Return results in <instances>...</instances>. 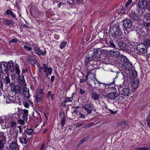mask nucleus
I'll use <instances>...</instances> for the list:
<instances>
[{"instance_id": "33", "label": "nucleus", "mask_w": 150, "mask_h": 150, "mask_svg": "<svg viewBox=\"0 0 150 150\" xmlns=\"http://www.w3.org/2000/svg\"><path fill=\"white\" fill-rule=\"evenodd\" d=\"M14 71H13V72H14L15 71V73L16 74L18 75H19L20 70L19 68V67L18 65L16 64L15 65L14 67Z\"/></svg>"}, {"instance_id": "31", "label": "nucleus", "mask_w": 150, "mask_h": 150, "mask_svg": "<svg viewBox=\"0 0 150 150\" xmlns=\"http://www.w3.org/2000/svg\"><path fill=\"white\" fill-rule=\"evenodd\" d=\"M43 96L39 94H36L35 96V100L37 103H39L43 98Z\"/></svg>"}, {"instance_id": "59", "label": "nucleus", "mask_w": 150, "mask_h": 150, "mask_svg": "<svg viewBox=\"0 0 150 150\" xmlns=\"http://www.w3.org/2000/svg\"><path fill=\"white\" fill-rule=\"evenodd\" d=\"M18 41V39H12L9 41V43L11 44L12 43H16Z\"/></svg>"}, {"instance_id": "24", "label": "nucleus", "mask_w": 150, "mask_h": 150, "mask_svg": "<svg viewBox=\"0 0 150 150\" xmlns=\"http://www.w3.org/2000/svg\"><path fill=\"white\" fill-rule=\"evenodd\" d=\"M11 90L13 92L15 93V94L16 93H19L21 91V87L18 85H16L14 87H12Z\"/></svg>"}, {"instance_id": "12", "label": "nucleus", "mask_w": 150, "mask_h": 150, "mask_svg": "<svg viewBox=\"0 0 150 150\" xmlns=\"http://www.w3.org/2000/svg\"><path fill=\"white\" fill-rule=\"evenodd\" d=\"M129 16L132 20L133 21H138L141 19L140 16L136 14L134 11H132L130 13Z\"/></svg>"}, {"instance_id": "5", "label": "nucleus", "mask_w": 150, "mask_h": 150, "mask_svg": "<svg viewBox=\"0 0 150 150\" xmlns=\"http://www.w3.org/2000/svg\"><path fill=\"white\" fill-rule=\"evenodd\" d=\"M83 108L87 112V114H91L92 110L94 111L96 110L94 105L90 102H87L84 105Z\"/></svg>"}, {"instance_id": "57", "label": "nucleus", "mask_w": 150, "mask_h": 150, "mask_svg": "<svg viewBox=\"0 0 150 150\" xmlns=\"http://www.w3.org/2000/svg\"><path fill=\"white\" fill-rule=\"evenodd\" d=\"M2 67H4V70H5V69H6V66L4 64H0V71H3L2 69Z\"/></svg>"}, {"instance_id": "42", "label": "nucleus", "mask_w": 150, "mask_h": 150, "mask_svg": "<svg viewBox=\"0 0 150 150\" xmlns=\"http://www.w3.org/2000/svg\"><path fill=\"white\" fill-rule=\"evenodd\" d=\"M18 81L21 83H23L24 82V76H19L18 79Z\"/></svg>"}, {"instance_id": "44", "label": "nucleus", "mask_w": 150, "mask_h": 150, "mask_svg": "<svg viewBox=\"0 0 150 150\" xmlns=\"http://www.w3.org/2000/svg\"><path fill=\"white\" fill-rule=\"evenodd\" d=\"M38 74L39 76L41 78L43 77L44 76V74L42 71V70L39 69Z\"/></svg>"}, {"instance_id": "47", "label": "nucleus", "mask_w": 150, "mask_h": 150, "mask_svg": "<svg viewBox=\"0 0 150 150\" xmlns=\"http://www.w3.org/2000/svg\"><path fill=\"white\" fill-rule=\"evenodd\" d=\"M105 89L103 88H99L98 89V92L100 94H104L106 93L105 92Z\"/></svg>"}, {"instance_id": "45", "label": "nucleus", "mask_w": 150, "mask_h": 150, "mask_svg": "<svg viewBox=\"0 0 150 150\" xmlns=\"http://www.w3.org/2000/svg\"><path fill=\"white\" fill-rule=\"evenodd\" d=\"M32 46L33 47L34 51L38 48V45L35 43L33 42L32 43Z\"/></svg>"}, {"instance_id": "52", "label": "nucleus", "mask_w": 150, "mask_h": 150, "mask_svg": "<svg viewBox=\"0 0 150 150\" xmlns=\"http://www.w3.org/2000/svg\"><path fill=\"white\" fill-rule=\"evenodd\" d=\"M87 139V138L85 137L84 139L81 140L78 144L79 146L81 145Z\"/></svg>"}, {"instance_id": "64", "label": "nucleus", "mask_w": 150, "mask_h": 150, "mask_svg": "<svg viewBox=\"0 0 150 150\" xmlns=\"http://www.w3.org/2000/svg\"><path fill=\"white\" fill-rule=\"evenodd\" d=\"M45 146V144L44 143H43L40 146V150H44Z\"/></svg>"}, {"instance_id": "34", "label": "nucleus", "mask_w": 150, "mask_h": 150, "mask_svg": "<svg viewBox=\"0 0 150 150\" xmlns=\"http://www.w3.org/2000/svg\"><path fill=\"white\" fill-rule=\"evenodd\" d=\"M144 19L147 21H150V13H147L144 15Z\"/></svg>"}, {"instance_id": "3", "label": "nucleus", "mask_w": 150, "mask_h": 150, "mask_svg": "<svg viewBox=\"0 0 150 150\" xmlns=\"http://www.w3.org/2000/svg\"><path fill=\"white\" fill-rule=\"evenodd\" d=\"M148 1V0H140L139 1L137 5V11L139 14H143L146 8Z\"/></svg>"}, {"instance_id": "26", "label": "nucleus", "mask_w": 150, "mask_h": 150, "mask_svg": "<svg viewBox=\"0 0 150 150\" xmlns=\"http://www.w3.org/2000/svg\"><path fill=\"white\" fill-rule=\"evenodd\" d=\"M7 121H8V117L5 119L4 122H3L1 123L2 129H4L7 128H8V125L7 122H6Z\"/></svg>"}, {"instance_id": "27", "label": "nucleus", "mask_w": 150, "mask_h": 150, "mask_svg": "<svg viewBox=\"0 0 150 150\" xmlns=\"http://www.w3.org/2000/svg\"><path fill=\"white\" fill-rule=\"evenodd\" d=\"M111 55L114 57H117L119 56L120 53L117 50L111 51L110 52Z\"/></svg>"}, {"instance_id": "9", "label": "nucleus", "mask_w": 150, "mask_h": 150, "mask_svg": "<svg viewBox=\"0 0 150 150\" xmlns=\"http://www.w3.org/2000/svg\"><path fill=\"white\" fill-rule=\"evenodd\" d=\"M8 121L6 122L8 125V127L10 129H14L16 126V123L13 121V119L11 117H8Z\"/></svg>"}, {"instance_id": "39", "label": "nucleus", "mask_w": 150, "mask_h": 150, "mask_svg": "<svg viewBox=\"0 0 150 150\" xmlns=\"http://www.w3.org/2000/svg\"><path fill=\"white\" fill-rule=\"evenodd\" d=\"M121 60L124 62V63H125L128 62L129 61V60L127 58V57L125 56L122 55L121 59Z\"/></svg>"}, {"instance_id": "60", "label": "nucleus", "mask_w": 150, "mask_h": 150, "mask_svg": "<svg viewBox=\"0 0 150 150\" xmlns=\"http://www.w3.org/2000/svg\"><path fill=\"white\" fill-rule=\"evenodd\" d=\"M136 150H149V149L147 147H141L138 148Z\"/></svg>"}, {"instance_id": "61", "label": "nucleus", "mask_w": 150, "mask_h": 150, "mask_svg": "<svg viewBox=\"0 0 150 150\" xmlns=\"http://www.w3.org/2000/svg\"><path fill=\"white\" fill-rule=\"evenodd\" d=\"M14 102L15 103H21L20 98L19 97H17L16 98L15 100H14Z\"/></svg>"}, {"instance_id": "50", "label": "nucleus", "mask_w": 150, "mask_h": 150, "mask_svg": "<svg viewBox=\"0 0 150 150\" xmlns=\"http://www.w3.org/2000/svg\"><path fill=\"white\" fill-rule=\"evenodd\" d=\"M66 44L67 42H62L60 46V48L61 49H62L66 46Z\"/></svg>"}, {"instance_id": "14", "label": "nucleus", "mask_w": 150, "mask_h": 150, "mask_svg": "<svg viewBox=\"0 0 150 150\" xmlns=\"http://www.w3.org/2000/svg\"><path fill=\"white\" fill-rule=\"evenodd\" d=\"M27 138L26 135L25 134L23 133L22 134V135L21 137H19V141L21 143L24 144L26 145L27 144V140L28 139Z\"/></svg>"}, {"instance_id": "1", "label": "nucleus", "mask_w": 150, "mask_h": 150, "mask_svg": "<svg viewBox=\"0 0 150 150\" xmlns=\"http://www.w3.org/2000/svg\"><path fill=\"white\" fill-rule=\"evenodd\" d=\"M129 79V77H125L124 79V82L122 84L118 86V91L120 94L126 97L132 96H130L131 93L128 87Z\"/></svg>"}, {"instance_id": "16", "label": "nucleus", "mask_w": 150, "mask_h": 150, "mask_svg": "<svg viewBox=\"0 0 150 150\" xmlns=\"http://www.w3.org/2000/svg\"><path fill=\"white\" fill-rule=\"evenodd\" d=\"M22 113L21 115H20V117L23 120H26L27 119L28 111L26 109H24L21 111Z\"/></svg>"}, {"instance_id": "19", "label": "nucleus", "mask_w": 150, "mask_h": 150, "mask_svg": "<svg viewBox=\"0 0 150 150\" xmlns=\"http://www.w3.org/2000/svg\"><path fill=\"white\" fill-rule=\"evenodd\" d=\"M23 94L24 97L26 98H29L30 96L29 92V90L27 87L24 88L23 89Z\"/></svg>"}, {"instance_id": "49", "label": "nucleus", "mask_w": 150, "mask_h": 150, "mask_svg": "<svg viewBox=\"0 0 150 150\" xmlns=\"http://www.w3.org/2000/svg\"><path fill=\"white\" fill-rule=\"evenodd\" d=\"M5 142H0V150H3Z\"/></svg>"}, {"instance_id": "38", "label": "nucleus", "mask_w": 150, "mask_h": 150, "mask_svg": "<svg viewBox=\"0 0 150 150\" xmlns=\"http://www.w3.org/2000/svg\"><path fill=\"white\" fill-rule=\"evenodd\" d=\"M128 123V122L125 120H122L118 122L117 123V125H127Z\"/></svg>"}, {"instance_id": "17", "label": "nucleus", "mask_w": 150, "mask_h": 150, "mask_svg": "<svg viewBox=\"0 0 150 150\" xmlns=\"http://www.w3.org/2000/svg\"><path fill=\"white\" fill-rule=\"evenodd\" d=\"M14 67L13 62L11 60L8 62L6 68H7L8 70H9L12 73L14 70Z\"/></svg>"}, {"instance_id": "18", "label": "nucleus", "mask_w": 150, "mask_h": 150, "mask_svg": "<svg viewBox=\"0 0 150 150\" xmlns=\"http://www.w3.org/2000/svg\"><path fill=\"white\" fill-rule=\"evenodd\" d=\"M139 83V81L137 79H134L132 80L131 82L132 87L134 89L136 88L138 86Z\"/></svg>"}, {"instance_id": "48", "label": "nucleus", "mask_w": 150, "mask_h": 150, "mask_svg": "<svg viewBox=\"0 0 150 150\" xmlns=\"http://www.w3.org/2000/svg\"><path fill=\"white\" fill-rule=\"evenodd\" d=\"M114 79H114L113 81L110 83L106 84V83H103V84L105 85V87H109L111 86L112 85H113L115 84Z\"/></svg>"}, {"instance_id": "43", "label": "nucleus", "mask_w": 150, "mask_h": 150, "mask_svg": "<svg viewBox=\"0 0 150 150\" xmlns=\"http://www.w3.org/2000/svg\"><path fill=\"white\" fill-rule=\"evenodd\" d=\"M131 75L134 77H136L137 76V72L135 70H132L130 73Z\"/></svg>"}, {"instance_id": "46", "label": "nucleus", "mask_w": 150, "mask_h": 150, "mask_svg": "<svg viewBox=\"0 0 150 150\" xmlns=\"http://www.w3.org/2000/svg\"><path fill=\"white\" fill-rule=\"evenodd\" d=\"M37 93L36 94H40V95H43V89H39L37 91Z\"/></svg>"}, {"instance_id": "21", "label": "nucleus", "mask_w": 150, "mask_h": 150, "mask_svg": "<svg viewBox=\"0 0 150 150\" xmlns=\"http://www.w3.org/2000/svg\"><path fill=\"white\" fill-rule=\"evenodd\" d=\"M34 51L35 52V53L38 56H40V55L44 56L45 54L46 53L45 50L44 52H43L39 48Z\"/></svg>"}, {"instance_id": "55", "label": "nucleus", "mask_w": 150, "mask_h": 150, "mask_svg": "<svg viewBox=\"0 0 150 150\" xmlns=\"http://www.w3.org/2000/svg\"><path fill=\"white\" fill-rule=\"evenodd\" d=\"M6 132H7V136L9 137H11V138L12 137L13 133L11 130V129L10 130L9 132L8 131H6Z\"/></svg>"}, {"instance_id": "32", "label": "nucleus", "mask_w": 150, "mask_h": 150, "mask_svg": "<svg viewBox=\"0 0 150 150\" xmlns=\"http://www.w3.org/2000/svg\"><path fill=\"white\" fill-rule=\"evenodd\" d=\"M6 12L7 15H10V16H12L13 18H15L16 17V14L15 13H13L10 10L7 9L6 11Z\"/></svg>"}, {"instance_id": "56", "label": "nucleus", "mask_w": 150, "mask_h": 150, "mask_svg": "<svg viewBox=\"0 0 150 150\" xmlns=\"http://www.w3.org/2000/svg\"><path fill=\"white\" fill-rule=\"evenodd\" d=\"M109 44L111 47L113 48H115V45L112 40L109 41Z\"/></svg>"}, {"instance_id": "40", "label": "nucleus", "mask_w": 150, "mask_h": 150, "mask_svg": "<svg viewBox=\"0 0 150 150\" xmlns=\"http://www.w3.org/2000/svg\"><path fill=\"white\" fill-rule=\"evenodd\" d=\"M146 121L148 126L150 127V113L147 116Z\"/></svg>"}, {"instance_id": "62", "label": "nucleus", "mask_w": 150, "mask_h": 150, "mask_svg": "<svg viewBox=\"0 0 150 150\" xmlns=\"http://www.w3.org/2000/svg\"><path fill=\"white\" fill-rule=\"evenodd\" d=\"M86 91L82 90L81 88L79 89V93L81 95L84 94Z\"/></svg>"}, {"instance_id": "35", "label": "nucleus", "mask_w": 150, "mask_h": 150, "mask_svg": "<svg viewBox=\"0 0 150 150\" xmlns=\"http://www.w3.org/2000/svg\"><path fill=\"white\" fill-rule=\"evenodd\" d=\"M12 137H14L16 139L18 135V130L17 129H14L12 131Z\"/></svg>"}, {"instance_id": "2", "label": "nucleus", "mask_w": 150, "mask_h": 150, "mask_svg": "<svg viewBox=\"0 0 150 150\" xmlns=\"http://www.w3.org/2000/svg\"><path fill=\"white\" fill-rule=\"evenodd\" d=\"M111 35L114 37H117L118 38L123 39L124 36L120 27L117 25H113L110 28Z\"/></svg>"}, {"instance_id": "54", "label": "nucleus", "mask_w": 150, "mask_h": 150, "mask_svg": "<svg viewBox=\"0 0 150 150\" xmlns=\"http://www.w3.org/2000/svg\"><path fill=\"white\" fill-rule=\"evenodd\" d=\"M33 132V129H28L27 130L26 133L28 135H30Z\"/></svg>"}, {"instance_id": "51", "label": "nucleus", "mask_w": 150, "mask_h": 150, "mask_svg": "<svg viewBox=\"0 0 150 150\" xmlns=\"http://www.w3.org/2000/svg\"><path fill=\"white\" fill-rule=\"evenodd\" d=\"M78 116L79 118L82 119H85V115L81 113H79Z\"/></svg>"}, {"instance_id": "4", "label": "nucleus", "mask_w": 150, "mask_h": 150, "mask_svg": "<svg viewBox=\"0 0 150 150\" xmlns=\"http://www.w3.org/2000/svg\"><path fill=\"white\" fill-rule=\"evenodd\" d=\"M42 67L41 66L40 64L38 65L39 69L41 70L43 69V72L46 74V77L50 79L49 75L50 76L52 73V68L51 67H48L47 66L45 63H42Z\"/></svg>"}, {"instance_id": "11", "label": "nucleus", "mask_w": 150, "mask_h": 150, "mask_svg": "<svg viewBox=\"0 0 150 150\" xmlns=\"http://www.w3.org/2000/svg\"><path fill=\"white\" fill-rule=\"evenodd\" d=\"M106 97L110 100H115L118 96V94L117 92H112L108 93L106 95Z\"/></svg>"}, {"instance_id": "36", "label": "nucleus", "mask_w": 150, "mask_h": 150, "mask_svg": "<svg viewBox=\"0 0 150 150\" xmlns=\"http://www.w3.org/2000/svg\"><path fill=\"white\" fill-rule=\"evenodd\" d=\"M88 75L92 74L93 75V77L96 78L95 71L94 69H91L88 71L87 73Z\"/></svg>"}, {"instance_id": "28", "label": "nucleus", "mask_w": 150, "mask_h": 150, "mask_svg": "<svg viewBox=\"0 0 150 150\" xmlns=\"http://www.w3.org/2000/svg\"><path fill=\"white\" fill-rule=\"evenodd\" d=\"M3 81L4 83L6 84H10V80L9 78V76L8 74L5 76L3 77Z\"/></svg>"}, {"instance_id": "22", "label": "nucleus", "mask_w": 150, "mask_h": 150, "mask_svg": "<svg viewBox=\"0 0 150 150\" xmlns=\"http://www.w3.org/2000/svg\"><path fill=\"white\" fill-rule=\"evenodd\" d=\"M118 44L119 47L121 50H127V46L125 43L123 42H119Z\"/></svg>"}, {"instance_id": "6", "label": "nucleus", "mask_w": 150, "mask_h": 150, "mask_svg": "<svg viewBox=\"0 0 150 150\" xmlns=\"http://www.w3.org/2000/svg\"><path fill=\"white\" fill-rule=\"evenodd\" d=\"M102 52L100 49L94 50L93 54L92 56L94 61H98L100 60Z\"/></svg>"}, {"instance_id": "29", "label": "nucleus", "mask_w": 150, "mask_h": 150, "mask_svg": "<svg viewBox=\"0 0 150 150\" xmlns=\"http://www.w3.org/2000/svg\"><path fill=\"white\" fill-rule=\"evenodd\" d=\"M6 136L5 134L2 132H0V142H5Z\"/></svg>"}, {"instance_id": "8", "label": "nucleus", "mask_w": 150, "mask_h": 150, "mask_svg": "<svg viewBox=\"0 0 150 150\" xmlns=\"http://www.w3.org/2000/svg\"><path fill=\"white\" fill-rule=\"evenodd\" d=\"M36 58H37V57L35 55H28L26 58V61L31 64L34 65L37 62Z\"/></svg>"}, {"instance_id": "23", "label": "nucleus", "mask_w": 150, "mask_h": 150, "mask_svg": "<svg viewBox=\"0 0 150 150\" xmlns=\"http://www.w3.org/2000/svg\"><path fill=\"white\" fill-rule=\"evenodd\" d=\"M134 48L132 45H130L128 47H127V50H125L129 53L133 54L134 52Z\"/></svg>"}, {"instance_id": "58", "label": "nucleus", "mask_w": 150, "mask_h": 150, "mask_svg": "<svg viewBox=\"0 0 150 150\" xmlns=\"http://www.w3.org/2000/svg\"><path fill=\"white\" fill-rule=\"evenodd\" d=\"M132 2V0H128L126 3L125 4L126 9L127 7Z\"/></svg>"}, {"instance_id": "30", "label": "nucleus", "mask_w": 150, "mask_h": 150, "mask_svg": "<svg viewBox=\"0 0 150 150\" xmlns=\"http://www.w3.org/2000/svg\"><path fill=\"white\" fill-rule=\"evenodd\" d=\"M94 60L93 59V58L92 56L91 57H85V63L86 64H88L90 63L92 61Z\"/></svg>"}, {"instance_id": "20", "label": "nucleus", "mask_w": 150, "mask_h": 150, "mask_svg": "<svg viewBox=\"0 0 150 150\" xmlns=\"http://www.w3.org/2000/svg\"><path fill=\"white\" fill-rule=\"evenodd\" d=\"M91 98L94 100H98L100 98V95L96 92H92L91 93Z\"/></svg>"}, {"instance_id": "37", "label": "nucleus", "mask_w": 150, "mask_h": 150, "mask_svg": "<svg viewBox=\"0 0 150 150\" xmlns=\"http://www.w3.org/2000/svg\"><path fill=\"white\" fill-rule=\"evenodd\" d=\"M146 47H150V40L149 39H145L144 40L143 43Z\"/></svg>"}, {"instance_id": "7", "label": "nucleus", "mask_w": 150, "mask_h": 150, "mask_svg": "<svg viewBox=\"0 0 150 150\" xmlns=\"http://www.w3.org/2000/svg\"><path fill=\"white\" fill-rule=\"evenodd\" d=\"M136 49L139 53L143 54H145L147 51L146 47L143 43L138 45L137 46Z\"/></svg>"}, {"instance_id": "10", "label": "nucleus", "mask_w": 150, "mask_h": 150, "mask_svg": "<svg viewBox=\"0 0 150 150\" xmlns=\"http://www.w3.org/2000/svg\"><path fill=\"white\" fill-rule=\"evenodd\" d=\"M132 25V22L130 19L127 18L123 21V26L125 29H129Z\"/></svg>"}, {"instance_id": "13", "label": "nucleus", "mask_w": 150, "mask_h": 150, "mask_svg": "<svg viewBox=\"0 0 150 150\" xmlns=\"http://www.w3.org/2000/svg\"><path fill=\"white\" fill-rule=\"evenodd\" d=\"M9 147L11 150H19L18 146L16 141H13L10 143Z\"/></svg>"}, {"instance_id": "53", "label": "nucleus", "mask_w": 150, "mask_h": 150, "mask_svg": "<svg viewBox=\"0 0 150 150\" xmlns=\"http://www.w3.org/2000/svg\"><path fill=\"white\" fill-rule=\"evenodd\" d=\"M66 118L65 117L62 118L61 121V124L62 127H63L64 126V124L65 122Z\"/></svg>"}, {"instance_id": "63", "label": "nucleus", "mask_w": 150, "mask_h": 150, "mask_svg": "<svg viewBox=\"0 0 150 150\" xmlns=\"http://www.w3.org/2000/svg\"><path fill=\"white\" fill-rule=\"evenodd\" d=\"M84 123H76V127H79L82 126Z\"/></svg>"}, {"instance_id": "41", "label": "nucleus", "mask_w": 150, "mask_h": 150, "mask_svg": "<svg viewBox=\"0 0 150 150\" xmlns=\"http://www.w3.org/2000/svg\"><path fill=\"white\" fill-rule=\"evenodd\" d=\"M23 48L25 50L28 52H30L32 50V48L31 47H28L26 45H24Z\"/></svg>"}, {"instance_id": "25", "label": "nucleus", "mask_w": 150, "mask_h": 150, "mask_svg": "<svg viewBox=\"0 0 150 150\" xmlns=\"http://www.w3.org/2000/svg\"><path fill=\"white\" fill-rule=\"evenodd\" d=\"M73 99V96H72L71 97H66L65 99V100L62 102V105L64 106L66 105V103L71 102H72Z\"/></svg>"}, {"instance_id": "15", "label": "nucleus", "mask_w": 150, "mask_h": 150, "mask_svg": "<svg viewBox=\"0 0 150 150\" xmlns=\"http://www.w3.org/2000/svg\"><path fill=\"white\" fill-rule=\"evenodd\" d=\"M123 67L125 69L130 70H131L132 68V64L129 61L125 63H124L123 64Z\"/></svg>"}]
</instances>
